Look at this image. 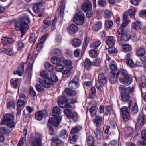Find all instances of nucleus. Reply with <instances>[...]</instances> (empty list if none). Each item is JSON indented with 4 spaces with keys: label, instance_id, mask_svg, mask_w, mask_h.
<instances>
[{
    "label": "nucleus",
    "instance_id": "nucleus-14",
    "mask_svg": "<svg viewBox=\"0 0 146 146\" xmlns=\"http://www.w3.org/2000/svg\"><path fill=\"white\" fill-rule=\"evenodd\" d=\"M24 64L23 63H22L18 66L17 70L13 72V74L14 75L17 74L19 76H21L24 73Z\"/></svg>",
    "mask_w": 146,
    "mask_h": 146
},
{
    "label": "nucleus",
    "instance_id": "nucleus-63",
    "mask_svg": "<svg viewBox=\"0 0 146 146\" xmlns=\"http://www.w3.org/2000/svg\"><path fill=\"white\" fill-rule=\"evenodd\" d=\"M48 34L47 33L45 34L39 40V43L43 44L45 41L47 39Z\"/></svg>",
    "mask_w": 146,
    "mask_h": 146
},
{
    "label": "nucleus",
    "instance_id": "nucleus-9",
    "mask_svg": "<svg viewBox=\"0 0 146 146\" xmlns=\"http://www.w3.org/2000/svg\"><path fill=\"white\" fill-rule=\"evenodd\" d=\"M64 112L66 116L72 119L74 121H76L77 120L78 116L76 113H72V111L69 109L65 110Z\"/></svg>",
    "mask_w": 146,
    "mask_h": 146
},
{
    "label": "nucleus",
    "instance_id": "nucleus-56",
    "mask_svg": "<svg viewBox=\"0 0 146 146\" xmlns=\"http://www.w3.org/2000/svg\"><path fill=\"white\" fill-rule=\"evenodd\" d=\"M108 51L110 53H116L117 52V50L114 46L108 47Z\"/></svg>",
    "mask_w": 146,
    "mask_h": 146
},
{
    "label": "nucleus",
    "instance_id": "nucleus-12",
    "mask_svg": "<svg viewBox=\"0 0 146 146\" xmlns=\"http://www.w3.org/2000/svg\"><path fill=\"white\" fill-rule=\"evenodd\" d=\"M92 7V3L89 1H85L82 6V10L85 12L90 11L91 10Z\"/></svg>",
    "mask_w": 146,
    "mask_h": 146
},
{
    "label": "nucleus",
    "instance_id": "nucleus-20",
    "mask_svg": "<svg viewBox=\"0 0 146 146\" xmlns=\"http://www.w3.org/2000/svg\"><path fill=\"white\" fill-rule=\"evenodd\" d=\"M98 81L101 83L102 84H106L107 82V79L103 74L101 73L98 76Z\"/></svg>",
    "mask_w": 146,
    "mask_h": 146
},
{
    "label": "nucleus",
    "instance_id": "nucleus-6",
    "mask_svg": "<svg viewBox=\"0 0 146 146\" xmlns=\"http://www.w3.org/2000/svg\"><path fill=\"white\" fill-rule=\"evenodd\" d=\"M42 136L39 133L36 134L35 137L32 142L33 146H42Z\"/></svg>",
    "mask_w": 146,
    "mask_h": 146
},
{
    "label": "nucleus",
    "instance_id": "nucleus-44",
    "mask_svg": "<svg viewBox=\"0 0 146 146\" xmlns=\"http://www.w3.org/2000/svg\"><path fill=\"white\" fill-rule=\"evenodd\" d=\"M37 36H36L34 33L31 34L29 39V42L32 43H34L36 41Z\"/></svg>",
    "mask_w": 146,
    "mask_h": 146
},
{
    "label": "nucleus",
    "instance_id": "nucleus-36",
    "mask_svg": "<svg viewBox=\"0 0 146 146\" xmlns=\"http://www.w3.org/2000/svg\"><path fill=\"white\" fill-rule=\"evenodd\" d=\"M97 49H94L90 50L89 52V54L90 56L92 58H95L98 55L97 52Z\"/></svg>",
    "mask_w": 146,
    "mask_h": 146
},
{
    "label": "nucleus",
    "instance_id": "nucleus-23",
    "mask_svg": "<svg viewBox=\"0 0 146 146\" xmlns=\"http://www.w3.org/2000/svg\"><path fill=\"white\" fill-rule=\"evenodd\" d=\"M102 118L99 116L97 115L96 118L93 121V122L96 123V127H100L101 124V122Z\"/></svg>",
    "mask_w": 146,
    "mask_h": 146
},
{
    "label": "nucleus",
    "instance_id": "nucleus-10",
    "mask_svg": "<svg viewBox=\"0 0 146 146\" xmlns=\"http://www.w3.org/2000/svg\"><path fill=\"white\" fill-rule=\"evenodd\" d=\"M48 115L47 111L44 110L36 112L35 113V117L36 119L38 121H40L43 117H46Z\"/></svg>",
    "mask_w": 146,
    "mask_h": 146
},
{
    "label": "nucleus",
    "instance_id": "nucleus-25",
    "mask_svg": "<svg viewBox=\"0 0 146 146\" xmlns=\"http://www.w3.org/2000/svg\"><path fill=\"white\" fill-rule=\"evenodd\" d=\"M86 141L87 144L89 146L94 145L95 142L94 138L90 135L87 137Z\"/></svg>",
    "mask_w": 146,
    "mask_h": 146
},
{
    "label": "nucleus",
    "instance_id": "nucleus-30",
    "mask_svg": "<svg viewBox=\"0 0 146 146\" xmlns=\"http://www.w3.org/2000/svg\"><path fill=\"white\" fill-rule=\"evenodd\" d=\"M78 136L77 134H71L69 137V140L72 143H74L76 142L78 138Z\"/></svg>",
    "mask_w": 146,
    "mask_h": 146
},
{
    "label": "nucleus",
    "instance_id": "nucleus-13",
    "mask_svg": "<svg viewBox=\"0 0 146 146\" xmlns=\"http://www.w3.org/2000/svg\"><path fill=\"white\" fill-rule=\"evenodd\" d=\"M14 118V116L12 114L10 113L6 114L4 116L3 120L1 121V124L3 125H5L6 122L12 121Z\"/></svg>",
    "mask_w": 146,
    "mask_h": 146
},
{
    "label": "nucleus",
    "instance_id": "nucleus-27",
    "mask_svg": "<svg viewBox=\"0 0 146 146\" xmlns=\"http://www.w3.org/2000/svg\"><path fill=\"white\" fill-rule=\"evenodd\" d=\"M78 26L74 24H71L69 27L68 29V30L69 31V33H70V30L73 33H76L78 31Z\"/></svg>",
    "mask_w": 146,
    "mask_h": 146
},
{
    "label": "nucleus",
    "instance_id": "nucleus-8",
    "mask_svg": "<svg viewBox=\"0 0 146 146\" xmlns=\"http://www.w3.org/2000/svg\"><path fill=\"white\" fill-rule=\"evenodd\" d=\"M144 123V118L143 115L141 113L139 115L136 122V126H135V130L136 131H138L137 129H141Z\"/></svg>",
    "mask_w": 146,
    "mask_h": 146
},
{
    "label": "nucleus",
    "instance_id": "nucleus-1",
    "mask_svg": "<svg viewBox=\"0 0 146 146\" xmlns=\"http://www.w3.org/2000/svg\"><path fill=\"white\" fill-rule=\"evenodd\" d=\"M29 19L27 18H23L21 20H17L15 21V29L18 31L21 30V36H23L25 33L29 29L27 24Z\"/></svg>",
    "mask_w": 146,
    "mask_h": 146
},
{
    "label": "nucleus",
    "instance_id": "nucleus-11",
    "mask_svg": "<svg viewBox=\"0 0 146 146\" xmlns=\"http://www.w3.org/2000/svg\"><path fill=\"white\" fill-rule=\"evenodd\" d=\"M79 80L78 78L76 76H75L73 79L69 83V87L72 89H76L79 86L78 82Z\"/></svg>",
    "mask_w": 146,
    "mask_h": 146
},
{
    "label": "nucleus",
    "instance_id": "nucleus-21",
    "mask_svg": "<svg viewBox=\"0 0 146 146\" xmlns=\"http://www.w3.org/2000/svg\"><path fill=\"white\" fill-rule=\"evenodd\" d=\"M52 22V20L50 18L48 17L45 19L43 21V23L45 25L43 26L44 29H46L47 28L51 25Z\"/></svg>",
    "mask_w": 146,
    "mask_h": 146
},
{
    "label": "nucleus",
    "instance_id": "nucleus-32",
    "mask_svg": "<svg viewBox=\"0 0 146 146\" xmlns=\"http://www.w3.org/2000/svg\"><path fill=\"white\" fill-rule=\"evenodd\" d=\"M62 142V140L59 139L58 137H55L52 138V143L53 145H57Z\"/></svg>",
    "mask_w": 146,
    "mask_h": 146
},
{
    "label": "nucleus",
    "instance_id": "nucleus-55",
    "mask_svg": "<svg viewBox=\"0 0 146 146\" xmlns=\"http://www.w3.org/2000/svg\"><path fill=\"white\" fill-rule=\"evenodd\" d=\"M120 73L122 74L124 77H128L131 76L128 73L127 71L124 69H121L120 71Z\"/></svg>",
    "mask_w": 146,
    "mask_h": 146
},
{
    "label": "nucleus",
    "instance_id": "nucleus-38",
    "mask_svg": "<svg viewBox=\"0 0 146 146\" xmlns=\"http://www.w3.org/2000/svg\"><path fill=\"white\" fill-rule=\"evenodd\" d=\"M92 65V62L89 59H85L84 63V66L86 69H89Z\"/></svg>",
    "mask_w": 146,
    "mask_h": 146
},
{
    "label": "nucleus",
    "instance_id": "nucleus-58",
    "mask_svg": "<svg viewBox=\"0 0 146 146\" xmlns=\"http://www.w3.org/2000/svg\"><path fill=\"white\" fill-rule=\"evenodd\" d=\"M113 24V22L111 21L108 20L105 21V25L108 28H110Z\"/></svg>",
    "mask_w": 146,
    "mask_h": 146
},
{
    "label": "nucleus",
    "instance_id": "nucleus-19",
    "mask_svg": "<svg viewBox=\"0 0 146 146\" xmlns=\"http://www.w3.org/2000/svg\"><path fill=\"white\" fill-rule=\"evenodd\" d=\"M64 59V58L63 57L58 58L56 56H54L52 57L51 58V61L52 63L57 64V65L61 62H62V61H63Z\"/></svg>",
    "mask_w": 146,
    "mask_h": 146
},
{
    "label": "nucleus",
    "instance_id": "nucleus-35",
    "mask_svg": "<svg viewBox=\"0 0 146 146\" xmlns=\"http://www.w3.org/2000/svg\"><path fill=\"white\" fill-rule=\"evenodd\" d=\"M133 133V129L131 127L126 128L125 131V135L127 136H130Z\"/></svg>",
    "mask_w": 146,
    "mask_h": 146
},
{
    "label": "nucleus",
    "instance_id": "nucleus-48",
    "mask_svg": "<svg viewBox=\"0 0 146 146\" xmlns=\"http://www.w3.org/2000/svg\"><path fill=\"white\" fill-rule=\"evenodd\" d=\"M52 53L56 56H61L62 54L61 51L58 48H56L53 50L52 51Z\"/></svg>",
    "mask_w": 146,
    "mask_h": 146
},
{
    "label": "nucleus",
    "instance_id": "nucleus-49",
    "mask_svg": "<svg viewBox=\"0 0 146 146\" xmlns=\"http://www.w3.org/2000/svg\"><path fill=\"white\" fill-rule=\"evenodd\" d=\"M40 3H39L34 5L33 7V9L34 11L36 13H38L40 11Z\"/></svg>",
    "mask_w": 146,
    "mask_h": 146
},
{
    "label": "nucleus",
    "instance_id": "nucleus-62",
    "mask_svg": "<svg viewBox=\"0 0 146 146\" xmlns=\"http://www.w3.org/2000/svg\"><path fill=\"white\" fill-rule=\"evenodd\" d=\"M29 91V94L31 96L34 97L36 95V93L32 87H30Z\"/></svg>",
    "mask_w": 146,
    "mask_h": 146
},
{
    "label": "nucleus",
    "instance_id": "nucleus-22",
    "mask_svg": "<svg viewBox=\"0 0 146 146\" xmlns=\"http://www.w3.org/2000/svg\"><path fill=\"white\" fill-rule=\"evenodd\" d=\"M82 41L80 39L77 38H74L72 41V44L75 47H79L81 45Z\"/></svg>",
    "mask_w": 146,
    "mask_h": 146
},
{
    "label": "nucleus",
    "instance_id": "nucleus-16",
    "mask_svg": "<svg viewBox=\"0 0 146 146\" xmlns=\"http://www.w3.org/2000/svg\"><path fill=\"white\" fill-rule=\"evenodd\" d=\"M64 94L66 96H70L76 95V91L69 88H67L64 90Z\"/></svg>",
    "mask_w": 146,
    "mask_h": 146
},
{
    "label": "nucleus",
    "instance_id": "nucleus-43",
    "mask_svg": "<svg viewBox=\"0 0 146 146\" xmlns=\"http://www.w3.org/2000/svg\"><path fill=\"white\" fill-rule=\"evenodd\" d=\"M101 42L100 40L96 41L92 44H91L90 46L91 48L94 49H96L101 44Z\"/></svg>",
    "mask_w": 146,
    "mask_h": 146
},
{
    "label": "nucleus",
    "instance_id": "nucleus-7",
    "mask_svg": "<svg viewBox=\"0 0 146 146\" xmlns=\"http://www.w3.org/2000/svg\"><path fill=\"white\" fill-rule=\"evenodd\" d=\"M121 113L123 121L127 122L130 118V113L127 107L125 106L122 107L121 108Z\"/></svg>",
    "mask_w": 146,
    "mask_h": 146
},
{
    "label": "nucleus",
    "instance_id": "nucleus-24",
    "mask_svg": "<svg viewBox=\"0 0 146 146\" xmlns=\"http://www.w3.org/2000/svg\"><path fill=\"white\" fill-rule=\"evenodd\" d=\"M60 108L57 106L54 107L52 111V115L54 117L59 115L60 113Z\"/></svg>",
    "mask_w": 146,
    "mask_h": 146
},
{
    "label": "nucleus",
    "instance_id": "nucleus-41",
    "mask_svg": "<svg viewBox=\"0 0 146 146\" xmlns=\"http://www.w3.org/2000/svg\"><path fill=\"white\" fill-rule=\"evenodd\" d=\"M44 66L46 70L49 72L52 71L54 69L53 66L48 62L44 63Z\"/></svg>",
    "mask_w": 146,
    "mask_h": 146
},
{
    "label": "nucleus",
    "instance_id": "nucleus-31",
    "mask_svg": "<svg viewBox=\"0 0 146 146\" xmlns=\"http://www.w3.org/2000/svg\"><path fill=\"white\" fill-rule=\"evenodd\" d=\"M98 107L96 106H92L90 109V112L91 116L93 117L96 115Z\"/></svg>",
    "mask_w": 146,
    "mask_h": 146
},
{
    "label": "nucleus",
    "instance_id": "nucleus-45",
    "mask_svg": "<svg viewBox=\"0 0 146 146\" xmlns=\"http://www.w3.org/2000/svg\"><path fill=\"white\" fill-rule=\"evenodd\" d=\"M25 46V44L23 41L20 40L17 42V47L18 50H20L22 49Z\"/></svg>",
    "mask_w": 146,
    "mask_h": 146
},
{
    "label": "nucleus",
    "instance_id": "nucleus-60",
    "mask_svg": "<svg viewBox=\"0 0 146 146\" xmlns=\"http://www.w3.org/2000/svg\"><path fill=\"white\" fill-rule=\"evenodd\" d=\"M104 13L105 16L106 18L108 19H109L110 18L111 15V12L108 10H106L104 11Z\"/></svg>",
    "mask_w": 146,
    "mask_h": 146
},
{
    "label": "nucleus",
    "instance_id": "nucleus-40",
    "mask_svg": "<svg viewBox=\"0 0 146 146\" xmlns=\"http://www.w3.org/2000/svg\"><path fill=\"white\" fill-rule=\"evenodd\" d=\"M11 40L10 38L3 37L1 39V43L3 45L6 46L11 42Z\"/></svg>",
    "mask_w": 146,
    "mask_h": 146
},
{
    "label": "nucleus",
    "instance_id": "nucleus-59",
    "mask_svg": "<svg viewBox=\"0 0 146 146\" xmlns=\"http://www.w3.org/2000/svg\"><path fill=\"white\" fill-rule=\"evenodd\" d=\"M55 69L57 71L62 72L64 69V66L62 65L59 64L56 65L55 67Z\"/></svg>",
    "mask_w": 146,
    "mask_h": 146
},
{
    "label": "nucleus",
    "instance_id": "nucleus-29",
    "mask_svg": "<svg viewBox=\"0 0 146 146\" xmlns=\"http://www.w3.org/2000/svg\"><path fill=\"white\" fill-rule=\"evenodd\" d=\"M50 76L51 78H48V80L50 82L51 84H52L53 82H56L58 81V78L54 73H51Z\"/></svg>",
    "mask_w": 146,
    "mask_h": 146
},
{
    "label": "nucleus",
    "instance_id": "nucleus-34",
    "mask_svg": "<svg viewBox=\"0 0 146 146\" xmlns=\"http://www.w3.org/2000/svg\"><path fill=\"white\" fill-rule=\"evenodd\" d=\"M130 35L128 34L122 33L121 38V41L122 42L128 40L130 38Z\"/></svg>",
    "mask_w": 146,
    "mask_h": 146
},
{
    "label": "nucleus",
    "instance_id": "nucleus-50",
    "mask_svg": "<svg viewBox=\"0 0 146 146\" xmlns=\"http://www.w3.org/2000/svg\"><path fill=\"white\" fill-rule=\"evenodd\" d=\"M102 26V23L101 22H98L93 26V29L96 31H97L101 28Z\"/></svg>",
    "mask_w": 146,
    "mask_h": 146
},
{
    "label": "nucleus",
    "instance_id": "nucleus-42",
    "mask_svg": "<svg viewBox=\"0 0 146 146\" xmlns=\"http://www.w3.org/2000/svg\"><path fill=\"white\" fill-rule=\"evenodd\" d=\"M145 50L143 47L141 48L137 51V55L139 56H144L145 54Z\"/></svg>",
    "mask_w": 146,
    "mask_h": 146
},
{
    "label": "nucleus",
    "instance_id": "nucleus-15",
    "mask_svg": "<svg viewBox=\"0 0 146 146\" xmlns=\"http://www.w3.org/2000/svg\"><path fill=\"white\" fill-rule=\"evenodd\" d=\"M131 76L124 77L123 78H121L119 79V81L123 83L125 85H129L131 82Z\"/></svg>",
    "mask_w": 146,
    "mask_h": 146
},
{
    "label": "nucleus",
    "instance_id": "nucleus-47",
    "mask_svg": "<svg viewBox=\"0 0 146 146\" xmlns=\"http://www.w3.org/2000/svg\"><path fill=\"white\" fill-rule=\"evenodd\" d=\"M99 127L96 129V131H94V133L96 136L97 138L99 140L101 139L102 137V135L101 133Z\"/></svg>",
    "mask_w": 146,
    "mask_h": 146
},
{
    "label": "nucleus",
    "instance_id": "nucleus-39",
    "mask_svg": "<svg viewBox=\"0 0 146 146\" xmlns=\"http://www.w3.org/2000/svg\"><path fill=\"white\" fill-rule=\"evenodd\" d=\"M60 137L64 139L67 138L68 137V133L67 131L65 129H62L60 133Z\"/></svg>",
    "mask_w": 146,
    "mask_h": 146
},
{
    "label": "nucleus",
    "instance_id": "nucleus-52",
    "mask_svg": "<svg viewBox=\"0 0 146 146\" xmlns=\"http://www.w3.org/2000/svg\"><path fill=\"white\" fill-rule=\"evenodd\" d=\"M123 49L124 51L127 52L130 50L131 48V46L129 44H122Z\"/></svg>",
    "mask_w": 146,
    "mask_h": 146
},
{
    "label": "nucleus",
    "instance_id": "nucleus-5",
    "mask_svg": "<svg viewBox=\"0 0 146 146\" xmlns=\"http://www.w3.org/2000/svg\"><path fill=\"white\" fill-rule=\"evenodd\" d=\"M61 119L62 117L60 116L53 117L49 119L47 125H52L55 127H57L60 123Z\"/></svg>",
    "mask_w": 146,
    "mask_h": 146
},
{
    "label": "nucleus",
    "instance_id": "nucleus-4",
    "mask_svg": "<svg viewBox=\"0 0 146 146\" xmlns=\"http://www.w3.org/2000/svg\"><path fill=\"white\" fill-rule=\"evenodd\" d=\"M58 104L60 107L63 108H69L71 107V105L68 102L67 98L64 96L60 98Z\"/></svg>",
    "mask_w": 146,
    "mask_h": 146
},
{
    "label": "nucleus",
    "instance_id": "nucleus-51",
    "mask_svg": "<svg viewBox=\"0 0 146 146\" xmlns=\"http://www.w3.org/2000/svg\"><path fill=\"white\" fill-rule=\"evenodd\" d=\"M131 111L133 114H135L138 111V109L137 103H135L134 106H132Z\"/></svg>",
    "mask_w": 146,
    "mask_h": 146
},
{
    "label": "nucleus",
    "instance_id": "nucleus-53",
    "mask_svg": "<svg viewBox=\"0 0 146 146\" xmlns=\"http://www.w3.org/2000/svg\"><path fill=\"white\" fill-rule=\"evenodd\" d=\"M15 106V103L12 101H10L7 104V108L8 109L14 108Z\"/></svg>",
    "mask_w": 146,
    "mask_h": 146
},
{
    "label": "nucleus",
    "instance_id": "nucleus-61",
    "mask_svg": "<svg viewBox=\"0 0 146 146\" xmlns=\"http://www.w3.org/2000/svg\"><path fill=\"white\" fill-rule=\"evenodd\" d=\"M62 62H63L64 64L66 66H71L72 64V62L68 60H64V59L63 61H62Z\"/></svg>",
    "mask_w": 146,
    "mask_h": 146
},
{
    "label": "nucleus",
    "instance_id": "nucleus-3",
    "mask_svg": "<svg viewBox=\"0 0 146 146\" xmlns=\"http://www.w3.org/2000/svg\"><path fill=\"white\" fill-rule=\"evenodd\" d=\"M85 15L82 12H78L73 19L74 23L78 25H82L84 23Z\"/></svg>",
    "mask_w": 146,
    "mask_h": 146
},
{
    "label": "nucleus",
    "instance_id": "nucleus-28",
    "mask_svg": "<svg viewBox=\"0 0 146 146\" xmlns=\"http://www.w3.org/2000/svg\"><path fill=\"white\" fill-rule=\"evenodd\" d=\"M141 138L143 139V140L141 141V144L144 145H146V130L142 131Z\"/></svg>",
    "mask_w": 146,
    "mask_h": 146
},
{
    "label": "nucleus",
    "instance_id": "nucleus-18",
    "mask_svg": "<svg viewBox=\"0 0 146 146\" xmlns=\"http://www.w3.org/2000/svg\"><path fill=\"white\" fill-rule=\"evenodd\" d=\"M115 42V40L112 37H109L106 42V44H107V45H106L105 46L106 49L108 48L107 46L108 47L114 46Z\"/></svg>",
    "mask_w": 146,
    "mask_h": 146
},
{
    "label": "nucleus",
    "instance_id": "nucleus-17",
    "mask_svg": "<svg viewBox=\"0 0 146 146\" xmlns=\"http://www.w3.org/2000/svg\"><path fill=\"white\" fill-rule=\"evenodd\" d=\"M39 82L41 85L46 88H49L50 87V85H51L50 82H48V79L44 80L40 78L39 79Z\"/></svg>",
    "mask_w": 146,
    "mask_h": 146
},
{
    "label": "nucleus",
    "instance_id": "nucleus-46",
    "mask_svg": "<svg viewBox=\"0 0 146 146\" xmlns=\"http://www.w3.org/2000/svg\"><path fill=\"white\" fill-rule=\"evenodd\" d=\"M18 79L12 78L10 80L11 86L13 88H15L17 86V84L18 82Z\"/></svg>",
    "mask_w": 146,
    "mask_h": 146
},
{
    "label": "nucleus",
    "instance_id": "nucleus-33",
    "mask_svg": "<svg viewBox=\"0 0 146 146\" xmlns=\"http://www.w3.org/2000/svg\"><path fill=\"white\" fill-rule=\"evenodd\" d=\"M140 85L141 87L143 88L145 87L146 86V78L145 76H142L139 81Z\"/></svg>",
    "mask_w": 146,
    "mask_h": 146
},
{
    "label": "nucleus",
    "instance_id": "nucleus-57",
    "mask_svg": "<svg viewBox=\"0 0 146 146\" xmlns=\"http://www.w3.org/2000/svg\"><path fill=\"white\" fill-rule=\"evenodd\" d=\"M40 75L44 78H48V75L47 72L46 71H44L40 73Z\"/></svg>",
    "mask_w": 146,
    "mask_h": 146
},
{
    "label": "nucleus",
    "instance_id": "nucleus-64",
    "mask_svg": "<svg viewBox=\"0 0 146 146\" xmlns=\"http://www.w3.org/2000/svg\"><path fill=\"white\" fill-rule=\"evenodd\" d=\"M25 104V101L23 100H22L20 99H19L17 102V106L22 107Z\"/></svg>",
    "mask_w": 146,
    "mask_h": 146
},
{
    "label": "nucleus",
    "instance_id": "nucleus-37",
    "mask_svg": "<svg viewBox=\"0 0 146 146\" xmlns=\"http://www.w3.org/2000/svg\"><path fill=\"white\" fill-rule=\"evenodd\" d=\"M3 52L5 54L10 56H13L14 54L13 49L11 48H5L4 51Z\"/></svg>",
    "mask_w": 146,
    "mask_h": 146
},
{
    "label": "nucleus",
    "instance_id": "nucleus-2",
    "mask_svg": "<svg viewBox=\"0 0 146 146\" xmlns=\"http://www.w3.org/2000/svg\"><path fill=\"white\" fill-rule=\"evenodd\" d=\"M134 87H126L123 85H120L119 87V90L120 91L122 99L123 101L126 102L130 99V94L134 91Z\"/></svg>",
    "mask_w": 146,
    "mask_h": 146
},
{
    "label": "nucleus",
    "instance_id": "nucleus-54",
    "mask_svg": "<svg viewBox=\"0 0 146 146\" xmlns=\"http://www.w3.org/2000/svg\"><path fill=\"white\" fill-rule=\"evenodd\" d=\"M9 133V130L4 127H2L0 128V133L1 134H8Z\"/></svg>",
    "mask_w": 146,
    "mask_h": 146
},
{
    "label": "nucleus",
    "instance_id": "nucleus-26",
    "mask_svg": "<svg viewBox=\"0 0 146 146\" xmlns=\"http://www.w3.org/2000/svg\"><path fill=\"white\" fill-rule=\"evenodd\" d=\"M133 29L136 30H141L142 28L141 25L140 23L138 22H134L132 24Z\"/></svg>",
    "mask_w": 146,
    "mask_h": 146
}]
</instances>
